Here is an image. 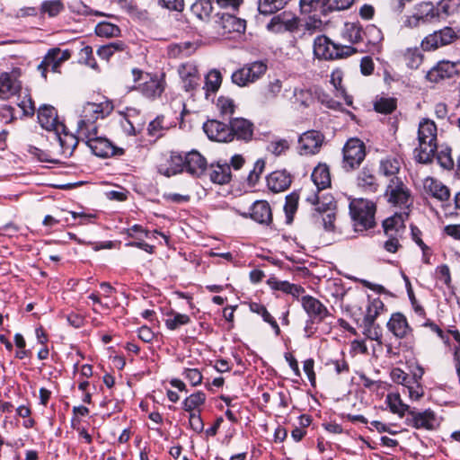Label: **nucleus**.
<instances>
[{"mask_svg":"<svg viewBox=\"0 0 460 460\" xmlns=\"http://www.w3.org/2000/svg\"><path fill=\"white\" fill-rule=\"evenodd\" d=\"M21 89V82L14 74L2 73L0 75V99L7 100L20 93Z\"/></svg>","mask_w":460,"mask_h":460,"instance_id":"nucleus-21","label":"nucleus"},{"mask_svg":"<svg viewBox=\"0 0 460 460\" xmlns=\"http://www.w3.org/2000/svg\"><path fill=\"white\" fill-rule=\"evenodd\" d=\"M206 395L203 392H197L187 397L182 404L183 409L186 411L193 412V411L199 408L205 402Z\"/></svg>","mask_w":460,"mask_h":460,"instance_id":"nucleus-47","label":"nucleus"},{"mask_svg":"<svg viewBox=\"0 0 460 460\" xmlns=\"http://www.w3.org/2000/svg\"><path fill=\"white\" fill-rule=\"evenodd\" d=\"M79 135L96 156L109 157L123 154V149L115 146L108 138L97 136V127H92V130Z\"/></svg>","mask_w":460,"mask_h":460,"instance_id":"nucleus-4","label":"nucleus"},{"mask_svg":"<svg viewBox=\"0 0 460 460\" xmlns=\"http://www.w3.org/2000/svg\"><path fill=\"white\" fill-rule=\"evenodd\" d=\"M353 2L354 0H334L332 3L327 4L323 0L322 13L327 15L334 11L347 10L352 5Z\"/></svg>","mask_w":460,"mask_h":460,"instance_id":"nucleus-48","label":"nucleus"},{"mask_svg":"<svg viewBox=\"0 0 460 460\" xmlns=\"http://www.w3.org/2000/svg\"><path fill=\"white\" fill-rule=\"evenodd\" d=\"M298 28V19L290 13L283 12L271 18L268 31L274 33L293 32Z\"/></svg>","mask_w":460,"mask_h":460,"instance_id":"nucleus-14","label":"nucleus"},{"mask_svg":"<svg viewBox=\"0 0 460 460\" xmlns=\"http://www.w3.org/2000/svg\"><path fill=\"white\" fill-rule=\"evenodd\" d=\"M217 106L221 114L226 117H231L235 109L234 101L231 98L220 96L217 99Z\"/></svg>","mask_w":460,"mask_h":460,"instance_id":"nucleus-56","label":"nucleus"},{"mask_svg":"<svg viewBox=\"0 0 460 460\" xmlns=\"http://www.w3.org/2000/svg\"><path fill=\"white\" fill-rule=\"evenodd\" d=\"M264 167L265 163L263 160L259 159L255 162L253 169L249 172V175L247 177V181L250 185L254 186L257 183L261 174L264 170Z\"/></svg>","mask_w":460,"mask_h":460,"instance_id":"nucleus-59","label":"nucleus"},{"mask_svg":"<svg viewBox=\"0 0 460 460\" xmlns=\"http://www.w3.org/2000/svg\"><path fill=\"white\" fill-rule=\"evenodd\" d=\"M134 81L142 79V71L137 68L132 70ZM144 82L139 84L137 90L146 98L155 99L161 96L164 91L165 83L163 78L146 74L143 78Z\"/></svg>","mask_w":460,"mask_h":460,"instance_id":"nucleus-8","label":"nucleus"},{"mask_svg":"<svg viewBox=\"0 0 460 460\" xmlns=\"http://www.w3.org/2000/svg\"><path fill=\"white\" fill-rule=\"evenodd\" d=\"M314 102L313 93L310 89L295 88L293 92L292 102L300 107L307 108Z\"/></svg>","mask_w":460,"mask_h":460,"instance_id":"nucleus-38","label":"nucleus"},{"mask_svg":"<svg viewBox=\"0 0 460 460\" xmlns=\"http://www.w3.org/2000/svg\"><path fill=\"white\" fill-rule=\"evenodd\" d=\"M349 213L356 231H365L375 226L376 205L369 200L358 199L349 203Z\"/></svg>","mask_w":460,"mask_h":460,"instance_id":"nucleus-2","label":"nucleus"},{"mask_svg":"<svg viewBox=\"0 0 460 460\" xmlns=\"http://www.w3.org/2000/svg\"><path fill=\"white\" fill-rule=\"evenodd\" d=\"M194 50H195V48L193 47V44L191 42H183V43L170 47V55H172L173 57L190 56L191 53H193Z\"/></svg>","mask_w":460,"mask_h":460,"instance_id":"nucleus-58","label":"nucleus"},{"mask_svg":"<svg viewBox=\"0 0 460 460\" xmlns=\"http://www.w3.org/2000/svg\"><path fill=\"white\" fill-rule=\"evenodd\" d=\"M250 310L252 313L260 314L266 323L270 324V326L273 328L276 335H279L280 329H279L278 323L271 316V314L268 312L267 308L263 305L252 302L250 304Z\"/></svg>","mask_w":460,"mask_h":460,"instance_id":"nucleus-40","label":"nucleus"},{"mask_svg":"<svg viewBox=\"0 0 460 460\" xmlns=\"http://www.w3.org/2000/svg\"><path fill=\"white\" fill-rule=\"evenodd\" d=\"M401 161L394 156H387L380 161L379 171L385 176L398 177Z\"/></svg>","mask_w":460,"mask_h":460,"instance_id":"nucleus-35","label":"nucleus"},{"mask_svg":"<svg viewBox=\"0 0 460 460\" xmlns=\"http://www.w3.org/2000/svg\"><path fill=\"white\" fill-rule=\"evenodd\" d=\"M291 184V177L286 171H276L267 177V185L273 192L286 190Z\"/></svg>","mask_w":460,"mask_h":460,"instance_id":"nucleus-27","label":"nucleus"},{"mask_svg":"<svg viewBox=\"0 0 460 460\" xmlns=\"http://www.w3.org/2000/svg\"><path fill=\"white\" fill-rule=\"evenodd\" d=\"M65 9L61 0H47L40 5L41 14H48L49 17H55Z\"/></svg>","mask_w":460,"mask_h":460,"instance_id":"nucleus-46","label":"nucleus"},{"mask_svg":"<svg viewBox=\"0 0 460 460\" xmlns=\"http://www.w3.org/2000/svg\"><path fill=\"white\" fill-rule=\"evenodd\" d=\"M288 4V0H258L260 13L269 15L282 10Z\"/></svg>","mask_w":460,"mask_h":460,"instance_id":"nucleus-37","label":"nucleus"},{"mask_svg":"<svg viewBox=\"0 0 460 460\" xmlns=\"http://www.w3.org/2000/svg\"><path fill=\"white\" fill-rule=\"evenodd\" d=\"M56 135L63 149V153L72 155L77 146V138L73 135L66 134V129L64 131H59L58 134L56 133Z\"/></svg>","mask_w":460,"mask_h":460,"instance_id":"nucleus-44","label":"nucleus"},{"mask_svg":"<svg viewBox=\"0 0 460 460\" xmlns=\"http://www.w3.org/2000/svg\"><path fill=\"white\" fill-rule=\"evenodd\" d=\"M385 196L393 206L400 207L403 211L410 212V207L412 204L411 191L400 177L390 179Z\"/></svg>","mask_w":460,"mask_h":460,"instance_id":"nucleus-6","label":"nucleus"},{"mask_svg":"<svg viewBox=\"0 0 460 460\" xmlns=\"http://www.w3.org/2000/svg\"><path fill=\"white\" fill-rule=\"evenodd\" d=\"M223 33L244 32L246 22L228 13H222L218 22Z\"/></svg>","mask_w":460,"mask_h":460,"instance_id":"nucleus-26","label":"nucleus"},{"mask_svg":"<svg viewBox=\"0 0 460 460\" xmlns=\"http://www.w3.org/2000/svg\"><path fill=\"white\" fill-rule=\"evenodd\" d=\"M436 158L442 168L450 170L454 167V161L451 156V148L447 146L443 147L438 152Z\"/></svg>","mask_w":460,"mask_h":460,"instance_id":"nucleus-55","label":"nucleus"},{"mask_svg":"<svg viewBox=\"0 0 460 460\" xmlns=\"http://www.w3.org/2000/svg\"><path fill=\"white\" fill-rule=\"evenodd\" d=\"M251 217L260 224H270L272 221L270 204L265 200L254 202L251 208Z\"/></svg>","mask_w":460,"mask_h":460,"instance_id":"nucleus-29","label":"nucleus"},{"mask_svg":"<svg viewBox=\"0 0 460 460\" xmlns=\"http://www.w3.org/2000/svg\"><path fill=\"white\" fill-rule=\"evenodd\" d=\"M366 157V146L359 138H349L342 148L341 167L345 172H352L359 167Z\"/></svg>","mask_w":460,"mask_h":460,"instance_id":"nucleus-5","label":"nucleus"},{"mask_svg":"<svg viewBox=\"0 0 460 460\" xmlns=\"http://www.w3.org/2000/svg\"><path fill=\"white\" fill-rule=\"evenodd\" d=\"M363 37L367 39L368 44L375 46L383 40V33L376 25L370 24L363 31Z\"/></svg>","mask_w":460,"mask_h":460,"instance_id":"nucleus-52","label":"nucleus"},{"mask_svg":"<svg viewBox=\"0 0 460 460\" xmlns=\"http://www.w3.org/2000/svg\"><path fill=\"white\" fill-rule=\"evenodd\" d=\"M301 305L311 323L323 322L329 315L327 307L317 298L306 295L301 298Z\"/></svg>","mask_w":460,"mask_h":460,"instance_id":"nucleus-12","label":"nucleus"},{"mask_svg":"<svg viewBox=\"0 0 460 460\" xmlns=\"http://www.w3.org/2000/svg\"><path fill=\"white\" fill-rule=\"evenodd\" d=\"M407 421L416 429H434L436 426V415L433 411L428 409L423 411H409Z\"/></svg>","mask_w":460,"mask_h":460,"instance_id":"nucleus-19","label":"nucleus"},{"mask_svg":"<svg viewBox=\"0 0 460 460\" xmlns=\"http://www.w3.org/2000/svg\"><path fill=\"white\" fill-rule=\"evenodd\" d=\"M388 330L397 338L405 339L412 336V328L402 313H394L387 323Z\"/></svg>","mask_w":460,"mask_h":460,"instance_id":"nucleus-18","label":"nucleus"},{"mask_svg":"<svg viewBox=\"0 0 460 460\" xmlns=\"http://www.w3.org/2000/svg\"><path fill=\"white\" fill-rule=\"evenodd\" d=\"M55 54L58 55V51H56L55 49H49L38 66V71L40 72L41 76L44 79L47 78V72L49 70H51L54 73L59 72L61 63L58 61Z\"/></svg>","mask_w":460,"mask_h":460,"instance_id":"nucleus-32","label":"nucleus"},{"mask_svg":"<svg viewBox=\"0 0 460 460\" xmlns=\"http://www.w3.org/2000/svg\"><path fill=\"white\" fill-rule=\"evenodd\" d=\"M324 141L323 133L317 130H307L298 138V153L301 155H312L320 152Z\"/></svg>","mask_w":460,"mask_h":460,"instance_id":"nucleus-10","label":"nucleus"},{"mask_svg":"<svg viewBox=\"0 0 460 460\" xmlns=\"http://www.w3.org/2000/svg\"><path fill=\"white\" fill-rule=\"evenodd\" d=\"M103 117L104 115L102 104L87 102L83 107L82 113L80 115V119L77 122L78 134H83L88 132V130H92V127H96L94 124L95 121L99 118Z\"/></svg>","mask_w":460,"mask_h":460,"instance_id":"nucleus-11","label":"nucleus"},{"mask_svg":"<svg viewBox=\"0 0 460 460\" xmlns=\"http://www.w3.org/2000/svg\"><path fill=\"white\" fill-rule=\"evenodd\" d=\"M182 375L193 386L199 385L202 382V374L197 368H185Z\"/></svg>","mask_w":460,"mask_h":460,"instance_id":"nucleus-60","label":"nucleus"},{"mask_svg":"<svg viewBox=\"0 0 460 460\" xmlns=\"http://www.w3.org/2000/svg\"><path fill=\"white\" fill-rule=\"evenodd\" d=\"M213 6L210 0H197L191 6V13L200 20L208 19L212 13Z\"/></svg>","mask_w":460,"mask_h":460,"instance_id":"nucleus-41","label":"nucleus"},{"mask_svg":"<svg viewBox=\"0 0 460 460\" xmlns=\"http://www.w3.org/2000/svg\"><path fill=\"white\" fill-rule=\"evenodd\" d=\"M306 200L315 207V213H314L313 217L318 218L321 215L334 211L336 208V204L332 196L323 197V200H320L319 196L316 193H313L306 198Z\"/></svg>","mask_w":460,"mask_h":460,"instance_id":"nucleus-28","label":"nucleus"},{"mask_svg":"<svg viewBox=\"0 0 460 460\" xmlns=\"http://www.w3.org/2000/svg\"><path fill=\"white\" fill-rule=\"evenodd\" d=\"M437 279L442 281L447 287L451 284V274L449 267L447 264H442L436 269Z\"/></svg>","mask_w":460,"mask_h":460,"instance_id":"nucleus-62","label":"nucleus"},{"mask_svg":"<svg viewBox=\"0 0 460 460\" xmlns=\"http://www.w3.org/2000/svg\"><path fill=\"white\" fill-rule=\"evenodd\" d=\"M95 32L101 37H115L120 32L119 28L111 22H102L96 25Z\"/></svg>","mask_w":460,"mask_h":460,"instance_id":"nucleus-49","label":"nucleus"},{"mask_svg":"<svg viewBox=\"0 0 460 460\" xmlns=\"http://www.w3.org/2000/svg\"><path fill=\"white\" fill-rule=\"evenodd\" d=\"M269 286L274 290H280L286 294L289 293V289L292 283L285 280H279L276 278H270L268 279Z\"/></svg>","mask_w":460,"mask_h":460,"instance_id":"nucleus-64","label":"nucleus"},{"mask_svg":"<svg viewBox=\"0 0 460 460\" xmlns=\"http://www.w3.org/2000/svg\"><path fill=\"white\" fill-rule=\"evenodd\" d=\"M424 191L432 198L446 201L450 197L449 189L433 177H426L422 182Z\"/></svg>","mask_w":460,"mask_h":460,"instance_id":"nucleus-23","label":"nucleus"},{"mask_svg":"<svg viewBox=\"0 0 460 460\" xmlns=\"http://www.w3.org/2000/svg\"><path fill=\"white\" fill-rule=\"evenodd\" d=\"M299 195L296 192H292L286 197V203L284 210L287 218L290 221L293 218V215L296 213L298 205Z\"/></svg>","mask_w":460,"mask_h":460,"instance_id":"nucleus-53","label":"nucleus"},{"mask_svg":"<svg viewBox=\"0 0 460 460\" xmlns=\"http://www.w3.org/2000/svg\"><path fill=\"white\" fill-rule=\"evenodd\" d=\"M206 158L198 151L186 153V172L194 177H200L207 170Z\"/></svg>","mask_w":460,"mask_h":460,"instance_id":"nucleus-22","label":"nucleus"},{"mask_svg":"<svg viewBox=\"0 0 460 460\" xmlns=\"http://www.w3.org/2000/svg\"><path fill=\"white\" fill-rule=\"evenodd\" d=\"M415 12L422 22L439 21L437 6L429 2H423L416 5Z\"/></svg>","mask_w":460,"mask_h":460,"instance_id":"nucleus-33","label":"nucleus"},{"mask_svg":"<svg viewBox=\"0 0 460 460\" xmlns=\"http://www.w3.org/2000/svg\"><path fill=\"white\" fill-rule=\"evenodd\" d=\"M357 51V49L351 46L334 43L325 35L317 36L314 40V53L318 58L325 60L342 58Z\"/></svg>","mask_w":460,"mask_h":460,"instance_id":"nucleus-3","label":"nucleus"},{"mask_svg":"<svg viewBox=\"0 0 460 460\" xmlns=\"http://www.w3.org/2000/svg\"><path fill=\"white\" fill-rule=\"evenodd\" d=\"M221 83V73L217 69L209 71L205 80L204 89L206 90V94L208 95V93H216L219 89Z\"/></svg>","mask_w":460,"mask_h":460,"instance_id":"nucleus-45","label":"nucleus"},{"mask_svg":"<svg viewBox=\"0 0 460 460\" xmlns=\"http://www.w3.org/2000/svg\"><path fill=\"white\" fill-rule=\"evenodd\" d=\"M458 38L457 32L451 27H445L426 36L421 41V48L425 51L435 50L448 45Z\"/></svg>","mask_w":460,"mask_h":460,"instance_id":"nucleus-9","label":"nucleus"},{"mask_svg":"<svg viewBox=\"0 0 460 460\" xmlns=\"http://www.w3.org/2000/svg\"><path fill=\"white\" fill-rule=\"evenodd\" d=\"M231 141L236 139L248 141L252 139L253 134V124L243 118H234L230 120Z\"/></svg>","mask_w":460,"mask_h":460,"instance_id":"nucleus-20","label":"nucleus"},{"mask_svg":"<svg viewBox=\"0 0 460 460\" xmlns=\"http://www.w3.org/2000/svg\"><path fill=\"white\" fill-rule=\"evenodd\" d=\"M178 73L186 92L196 90L200 85V75L196 65L185 63L179 66Z\"/></svg>","mask_w":460,"mask_h":460,"instance_id":"nucleus-16","label":"nucleus"},{"mask_svg":"<svg viewBox=\"0 0 460 460\" xmlns=\"http://www.w3.org/2000/svg\"><path fill=\"white\" fill-rule=\"evenodd\" d=\"M419 147L415 148V158L419 163L432 161L437 150V126L434 121L424 119L420 122L418 130Z\"/></svg>","mask_w":460,"mask_h":460,"instance_id":"nucleus-1","label":"nucleus"},{"mask_svg":"<svg viewBox=\"0 0 460 460\" xmlns=\"http://www.w3.org/2000/svg\"><path fill=\"white\" fill-rule=\"evenodd\" d=\"M209 178L213 183L226 184L231 180V168L226 163L212 164L209 166Z\"/></svg>","mask_w":460,"mask_h":460,"instance_id":"nucleus-30","label":"nucleus"},{"mask_svg":"<svg viewBox=\"0 0 460 460\" xmlns=\"http://www.w3.org/2000/svg\"><path fill=\"white\" fill-rule=\"evenodd\" d=\"M38 119L40 126L49 131L58 134L59 131L66 129V126L58 120L57 111L51 105L44 104L40 107Z\"/></svg>","mask_w":460,"mask_h":460,"instance_id":"nucleus-15","label":"nucleus"},{"mask_svg":"<svg viewBox=\"0 0 460 460\" xmlns=\"http://www.w3.org/2000/svg\"><path fill=\"white\" fill-rule=\"evenodd\" d=\"M406 65L411 68H418L422 62V56L418 49H407L403 54Z\"/></svg>","mask_w":460,"mask_h":460,"instance_id":"nucleus-50","label":"nucleus"},{"mask_svg":"<svg viewBox=\"0 0 460 460\" xmlns=\"http://www.w3.org/2000/svg\"><path fill=\"white\" fill-rule=\"evenodd\" d=\"M386 402L390 411L400 417H402L405 412L409 413V411H411L409 405L402 402L399 394H389L386 396Z\"/></svg>","mask_w":460,"mask_h":460,"instance_id":"nucleus-39","label":"nucleus"},{"mask_svg":"<svg viewBox=\"0 0 460 460\" xmlns=\"http://www.w3.org/2000/svg\"><path fill=\"white\" fill-rule=\"evenodd\" d=\"M460 74V61L451 62L443 60L438 63L426 75V78L432 83H438L446 78Z\"/></svg>","mask_w":460,"mask_h":460,"instance_id":"nucleus-13","label":"nucleus"},{"mask_svg":"<svg viewBox=\"0 0 460 460\" xmlns=\"http://www.w3.org/2000/svg\"><path fill=\"white\" fill-rule=\"evenodd\" d=\"M159 5L172 12L181 13L184 10V0H159Z\"/></svg>","mask_w":460,"mask_h":460,"instance_id":"nucleus-61","label":"nucleus"},{"mask_svg":"<svg viewBox=\"0 0 460 460\" xmlns=\"http://www.w3.org/2000/svg\"><path fill=\"white\" fill-rule=\"evenodd\" d=\"M388 239L384 243V248L389 252H396L398 248L400 247L399 238L402 235H397L394 233L385 234Z\"/></svg>","mask_w":460,"mask_h":460,"instance_id":"nucleus-63","label":"nucleus"},{"mask_svg":"<svg viewBox=\"0 0 460 460\" xmlns=\"http://www.w3.org/2000/svg\"><path fill=\"white\" fill-rule=\"evenodd\" d=\"M341 37L349 43L356 44L363 40V30L359 24L347 22L342 29Z\"/></svg>","mask_w":460,"mask_h":460,"instance_id":"nucleus-36","label":"nucleus"},{"mask_svg":"<svg viewBox=\"0 0 460 460\" xmlns=\"http://www.w3.org/2000/svg\"><path fill=\"white\" fill-rule=\"evenodd\" d=\"M315 224L323 226V229L327 232H332L334 230V211H330L327 214L321 215L317 217H314Z\"/></svg>","mask_w":460,"mask_h":460,"instance_id":"nucleus-57","label":"nucleus"},{"mask_svg":"<svg viewBox=\"0 0 460 460\" xmlns=\"http://www.w3.org/2000/svg\"><path fill=\"white\" fill-rule=\"evenodd\" d=\"M357 185L364 191L376 192L379 185L374 170L367 166L363 167L357 175Z\"/></svg>","mask_w":460,"mask_h":460,"instance_id":"nucleus-25","label":"nucleus"},{"mask_svg":"<svg viewBox=\"0 0 460 460\" xmlns=\"http://www.w3.org/2000/svg\"><path fill=\"white\" fill-rule=\"evenodd\" d=\"M375 111L383 114H390L396 109V100L394 98H380L374 104Z\"/></svg>","mask_w":460,"mask_h":460,"instance_id":"nucleus-51","label":"nucleus"},{"mask_svg":"<svg viewBox=\"0 0 460 460\" xmlns=\"http://www.w3.org/2000/svg\"><path fill=\"white\" fill-rule=\"evenodd\" d=\"M311 179L317 188V190H325L331 186L330 168L326 164H319L314 167Z\"/></svg>","mask_w":460,"mask_h":460,"instance_id":"nucleus-31","label":"nucleus"},{"mask_svg":"<svg viewBox=\"0 0 460 460\" xmlns=\"http://www.w3.org/2000/svg\"><path fill=\"white\" fill-rule=\"evenodd\" d=\"M203 129L209 139L217 142L231 141V128L229 125L221 121L211 119L203 125Z\"/></svg>","mask_w":460,"mask_h":460,"instance_id":"nucleus-17","label":"nucleus"},{"mask_svg":"<svg viewBox=\"0 0 460 460\" xmlns=\"http://www.w3.org/2000/svg\"><path fill=\"white\" fill-rule=\"evenodd\" d=\"M409 217V211L394 213V216L386 218L383 222L385 234L394 233L397 235H402L405 231L404 222Z\"/></svg>","mask_w":460,"mask_h":460,"instance_id":"nucleus-24","label":"nucleus"},{"mask_svg":"<svg viewBox=\"0 0 460 460\" xmlns=\"http://www.w3.org/2000/svg\"><path fill=\"white\" fill-rule=\"evenodd\" d=\"M282 81L279 79L270 80L261 92L265 102L275 100L282 90Z\"/></svg>","mask_w":460,"mask_h":460,"instance_id":"nucleus-43","label":"nucleus"},{"mask_svg":"<svg viewBox=\"0 0 460 460\" xmlns=\"http://www.w3.org/2000/svg\"><path fill=\"white\" fill-rule=\"evenodd\" d=\"M190 322V318L188 314L175 313L172 317L165 320V325L169 330H176L181 325L188 324Z\"/></svg>","mask_w":460,"mask_h":460,"instance_id":"nucleus-54","label":"nucleus"},{"mask_svg":"<svg viewBox=\"0 0 460 460\" xmlns=\"http://www.w3.org/2000/svg\"><path fill=\"white\" fill-rule=\"evenodd\" d=\"M186 171V154L172 152L170 156V167L167 168L164 175L170 177Z\"/></svg>","mask_w":460,"mask_h":460,"instance_id":"nucleus-34","label":"nucleus"},{"mask_svg":"<svg viewBox=\"0 0 460 460\" xmlns=\"http://www.w3.org/2000/svg\"><path fill=\"white\" fill-rule=\"evenodd\" d=\"M266 71L267 65L265 63L262 61H254L235 70L232 74L231 79L233 84L240 87H244L256 82Z\"/></svg>","mask_w":460,"mask_h":460,"instance_id":"nucleus-7","label":"nucleus"},{"mask_svg":"<svg viewBox=\"0 0 460 460\" xmlns=\"http://www.w3.org/2000/svg\"><path fill=\"white\" fill-rule=\"evenodd\" d=\"M459 6L460 0H441L437 5L439 20L456 13Z\"/></svg>","mask_w":460,"mask_h":460,"instance_id":"nucleus-42","label":"nucleus"}]
</instances>
